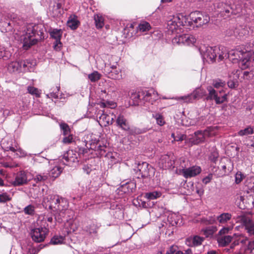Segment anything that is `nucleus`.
Masks as SVG:
<instances>
[{
  "label": "nucleus",
  "instance_id": "8",
  "mask_svg": "<svg viewBox=\"0 0 254 254\" xmlns=\"http://www.w3.org/2000/svg\"><path fill=\"white\" fill-rule=\"evenodd\" d=\"M32 179L30 172L27 171H20L16 174L11 184L14 187L23 186L27 184Z\"/></svg>",
  "mask_w": 254,
  "mask_h": 254
},
{
  "label": "nucleus",
  "instance_id": "31",
  "mask_svg": "<svg viewBox=\"0 0 254 254\" xmlns=\"http://www.w3.org/2000/svg\"><path fill=\"white\" fill-rule=\"evenodd\" d=\"M8 69L10 72L20 71V63L19 61L10 63L8 65Z\"/></svg>",
  "mask_w": 254,
  "mask_h": 254
},
{
  "label": "nucleus",
  "instance_id": "16",
  "mask_svg": "<svg viewBox=\"0 0 254 254\" xmlns=\"http://www.w3.org/2000/svg\"><path fill=\"white\" fill-rule=\"evenodd\" d=\"M63 31L61 29H54L50 32V36L55 40L54 48L57 50H61L62 46V43L61 42Z\"/></svg>",
  "mask_w": 254,
  "mask_h": 254
},
{
  "label": "nucleus",
  "instance_id": "37",
  "mask_svg": "<svg viewBox=\"0 0 254 254\" xmlns=\"http://www.w3.org/2000/svg\"><path fill=\"white\" fill-rule=\"evenodd\" d=\"M205 94V91L201 88H197L192 93L194 100L199 99L203 97Z\"/></svg>",
  "mask_w": 254,
  "mask_h": 254
},
{
  "label": "nucleus",
  "instance_id": "53",
  "mask_svg": "<svg viewBox=\"0 0 254 254\" xmlns=\"http://www.w3.org/2000/svg\"><path fill=\"white\" fill-rule=\"evenodd\" d=\"M67 136H65L63 138V142L65 144H69L72 142L73 140L72 135L71 134L67 135Z\"/></svg>",
  "mask_w": 254,
  "mask_h": 254
},
{
  "label": "nucleus",
  "instance_id": "21",
  "mask_svg": "<svg viewBox=\"0 0 254 254\" xmlns=\"http://www.w3.org/2000/svg\"><path fill=\"white\" fill-rule=\"evenodd\" d=\"M145 96L144 103L145 102H148L152 104L158 99L157 92L153 89L145 91Z\"/></svg>",
  "mask_w": 254,
  "mask_h": 254
},
{
  "label": "nucleus",
  "instance_id": "3",
  "mask_svg": "<svg viewBox=\"0 0 254 254\" xmlns=\"http://www.w3.org/2000/svg\"><path fill=\"white\" fill-rule=\"evenodd\" d=\"M224 251L235 254H254V241L249 242L247 238L240 236L229 249L226 248Z\"/></svg>",
  "mask_w": 254,
  "mask_h": 254
},
{
  "label": "nucleus",
  "instance_id": "20",
  "mask_svg": "<svg viewBox=\"0 0 254 254\" xmlns=\"http://www.w3.org/2000/svg\"><path fill=\"white\" fill-rule=\"evenodd\" d=\"M228 34L229 36L234 35L236 37L241 38L248 34V31L246 28L240 26L236 28L234 30L230 29Z\"/></svg>",
  "mask_w": 254,
  "mask_h": 254
},
{
  "label": "nucleus",
  "instance_id": "41",
  "mask_svg": "<svg viewBox=\"0 0 254 254\" xmlns=\"http://www.w3.org/2000/svg\"><path fill=\"white\" fill-rule=\"evenodd\" d=\"M101 74L96 71H95L88 75V78L91 82H96L99 80Z\"/></svg>",
  "mask_w": 254,
  "mask_h": 254
},
{
  "label": "nucleus",
  "instance_id": "5",
  "mask_svg": "<svg viewBox=\"0 0 254 254\" xmlns=\"http://www.w3.org/2000/svg\"><path fill=\"white\" fill-rule=\"evenodd\" d=\"M251 49H249L248 46H246L244 50H242L239 47L236 49H233L228 51L226 49V54H224V60L229 58L230 60L233 63L239 62V64L241 65L242 68H245L249 66V62L250 58H247L246 55H249Z\"/></svg>",
  "mask_w": 254,
  "mask_h": 254
},
{
  "label": "nucleus",
  "instance_id": "14",
  "mask_svg": "<svg viewBox=\"0 0 254 254\" xmlns=\"http://www.w3.org/2000/svg\"><path fill=\"white\" fill-rule=\"evenodd\" d=\"M201 169L199 166H193L192 167L180 170V174L183 175L185 178H191L199 174Z\"/></svg>",
  "mask_w": 254,
  "mask_h": 254
},
{
  "label": "nucleus",
  "instance_id": "61",
  "mask_svg": "<svg viewBox=\"0 0 254 254\" xmlns=\"http://www.w3.org/2000/svg\"><path fill=\"white\" fill-rule=\"evenodd\" d=\"M97 146L95 147V150H99L100 151V153H102V151H104L105 152V150H104V148L105 147L104 146H101L100 144H97Z\"/></svg>",
  "mask_w": 254,
  "mask_h": 254
},
{
  "label": "nucleus",
  "instance_id": "1",
  "mask_svg": "<svg viewBox=\"0 0 254 254\" xmlns=\"http://www.w3.org/2000/svg\"><path fill=\"white\" fill-rule=\"evenodd\" d=\"M43 202L48 203L47 205L53 212H55V219L59 222L62 220V218L65 216L66 212L69 210L67 200L56 194H50L44 197Z\"/></svg>",
  "mask_w": 254,
  "mask_h": 254
},
{
  "label": "nucleus",
  "instance_id": "2",
  "mask_svg": "<svg viewBox=\"0 0 254 254\" xmlns=\"http://www.w3.org/2000/svg\"><path fill=\"white\" fill-rule=\"evenodd\" d=\"M38 28V25L29 24L23 31L20 36V41L23 43L24 50H27L32 46L35 45L39 40L38 37L40 39L42 38V32L40 31V34H39Z\"/></svg>",
  "mask_w": 254,
  "mask_h": 254
},
{
  "label": "nucleus",
  "instance_id": "6",
  "mask_svg": "<svg viewBox=\"0 0 254 254\" xmlns=\"http://www.w3.org/2000/svg\"><path fill=\"white\" fill-rule=\"evenodd\" d=\"M187 24V18L183 15L173 16L167 22V29L169 32L174 34H179L182 32V26Z\"/></svg>",
  "mask_w": 254,
  "mask_h": 254
},
{
  "label": "nucleus",
  "instance_id": "55",
  "mask_svg": "<svg viewBox=\"0 0 254 254\" xmlns=\"http://www.w3.org/2000/svg\"><path fill=\"white\" fill-rule=\"evenodd\" d=\"M20 63V69L22 70H26V67H28V62L25 61H19Z\"/></svg>",
  "mask_w": 254,
  "mask_h": 254
},
{
  "label": "nucleus",
  "instance_id": "58",
  "mask_svg": "<svg viewBox=\"0 0 254 254\" xmlns=\"http://www.w3.org/2000/svg\"><path fill=\"white\" fill-rule=\"evenodd\" d=\"M6 54V52L4 47L0 46V59L3 58L5 57Z\"/></svg>",
  "mask_w": 254,
  "mask_h": 254
},
{
  "label": "nucleus",
  "instance_id": "46",
  "mask_svg": "<svg viewBox=\"0 0 254 254\" xmlns=\"http://www.w3.org/2000/svg\"><path fill=\"white\" fill-rule=\"evenodd\" d=\"M23 211L25 214L33 215L35 214V207L32 205H29L24 208Z\"/></svg>",
  "mask_w": 254,
  "mask_h": 254
},
{
  "label": "nucleus",
  "instance_id": "17",
  "mask_svg": "<svg viewBox=\"0 0 254 254\" xmlns=\"http://www.w3.org/2000/svg\"><path fill=\"white\" fill-rule=\"evenodd\" d=\"M138 170L139 175L143 178H147L150 176L151 173H154L153 168L146 162H143L139 165Z\"/></svg>",
  "mask_w": 254,
  "mask_h": 254
},
{
  "label": "nucleus",
  "instance_id": "19",
  "mask_svg": "<svg viewBox=\"0 0 254 254\" xmlns=\"http://www.w3.org/2000/svg\"><path fill=\"white\" fill-rule=\"evenodd\" d=\"M102 113L99 117L98 122L101 126L107 127L112 125L114 122V118L111 117L109 115L106 114L103 111H101Z\"/></svg>",
  "mask_w": 254,
  "mask_h": 254
},
{
  "label": "nucleus",
  "instance_id": "34",
  "mask_svg": "<svg viewBox=\"0 0 254 254\" xmlns=\"http://www.w3.org/2000/svg\"><path fill=\"white\" fill-rule=\"evenodd\" d=\"M152 117L155 119L156 123L160 126H162L165 124L163 116L159 113L152 114Z\"/></svg>",
  "mask_w": 254,
  "mask_h": 254
},
{
  "label": "nucleus",
  "instance_id": "9",
  "mask_svg": "<svg viewBox=\"0 0 254 254\" xmlns=\"http://www.w3.org/2000/svg\"><path fill=\"white\" fill-rule=\"evenodd\" d=\"M207 90L208 92L207 100H214L217 104L223 103L226 100L227 95L221 94L223 90L217 91L212 86H208Z\"/></svg>",
  "mask_w": 254,
  "mask_h": 254
},
{
  "label": "nucleus",
  "instance_id": "18",
  "mask_svg": "<svg viewBox=\"0 0 254 254\" xmlns=\"http://www.w3.org/2000/svg\"><path fill=\"white\" fill-rule=\"evenodd\" d=\"M79 154L73 150H69L63 155V158L67 163H75L78 162Z\"/></svg>",
  "mask_w": 254,
  "mask_h": 254
},
{
  "label": "nucleus",
  "instance_id": "33",
  "mask_svg": "<svg viewBox=\"0 0 254 254\" xmlns=\"http://www.w3.org/2000/svg\"><path fill=\"white\" fill-rule=\"evenodd\" d=\"M246 229L250 235H254V224L251 220L246 219L244 221Z\"/></svg>",
  "mask_w": 254,
  "mask_h": 254
},
{
  "label": "nucleus",
  "instance_id": "10",
  "mask_svg": "<svg viewBox=\"0 0 254 254\" xmlns=\"http://www.w3.org/2000/svg\"><path fill=\"white\" fill-rule=\"evenodd\" d=\"M190 18L197 27L206 24L210 20V17L208 14L198 11L191 12Z\"/></svg>",
  "mask_w": 254,
  "mask_h": 254
},
{
  "label": "nucleus",
  "instance_id": "44",
  "mask_svg": "<svg viewBox=\"0 0 254 254\" xmlns=\"http://www.w3.org/2000/svg\"><path fill=\"white\" fill-rule=\"evenodd\" d=\"M48 178V176L45 174H38L34 178V180L36 183L43 182L47 180Z\"/></svg>",
  "mask_w": 254,
  "mask_h": 254
},
{
  "label": "nucleus",
  "instance_id": "40",
  "mask_svg": "<svg viewBox=\"0 0 254 254\" xmlns=\"http://www.w3.org/2000/svg\"><path fill=\"white\" fill-rule=\"evenodd\" d=\"M128 131H129V133L131 135H137L145 133L146 130L145 128L134 127L131 129L129 128V130Z\"/></svg>",
  "mask_w": 254,
  "mask_h": 254
},
{
  "label": "nucleus",
  "instance_id": "32",
  "mask_svg": "<svg viewBox=\"0 0 254 254\" xmlns=\"http://www.w3.org/2000/svg\"><path fill=\"white\" fill-rule=\"evenodd\" d=\"M78 21L77 20L75 16H70L69 19L67 22V26L70 27L72 30L76 29L78 25Z\"/></svg>",
  "mask_w": 254,
  "mask_h": 254
},
{
  "label": "nucleus",
  "instance_id": "27",
  "mask_svg": "<svg viewBox=\"0 0 254 254\" xmlns=\"http://www.w3.org/2000/svg\"><path fill=\"white\" fill-rule=\"evenodd\" d=\"M6 150L7 151H11L14 153H15V155L17 157H25L26 155V153L23 151L21 148L18 147L17 146L13 147V146H9L6 148Z\"/></svg>",
  "mask_w": 254,
  "mask_h": 254
},
{
  "label": "nucleus",
  "instance_id": "49",
  "mask_svg": "<svg viewBox=\"0 0 254 254\" xmlns=\"http://www.w3.org/2000/svg\"><path fill=\"white\" fill-rule=\"evenodd\" d=\"M233 225L234 223H232L231 225H230V226L223 228L219 231V234H220V236H222L228 233L229 231L232 229Z\"/></svg>",
  "mask_w": 254,
  "mask_h": 254
},
{
  "label": "nucleus",
  "instance_id": "51",
  "mask_svg": "<svg viewBox=\"0 0 254 254\" xmlns=\"http://www.w3.org/2000/svg\"><path fill=\"white\" fill-rule=\"evenodd\" d=\"M61 128L63 130L64 135H66L69 134L70 129L68 126L65 123H61L60 124Z\"/></svg>",
  "mask_w": 254,
  "mask_h": 254
},
{
  "label": "nucleus",
  "instance_id": "62",
  "mask_svg": "<svg viewBox=\"0 0 254 254\" xmlns=\"http://www.w3.org/2000/svg\"><path fill=\"white\" fill-rule=\"evenodd\" d=\"M172 136L174 137V140L176 141H182L184 140L185 136L184 135H181L180 137H175V135L174 133L172 134Z\"/></svg>",
  "mask_w": 254,
  "mask_h": 254
},
{
  "label": "nucleus",
  "instance_id": "52",
  "mask_svg": "<svg viewBox=\"0 0 254 254\" xmlns=\"http://www.w3.org/2000/svg\"><path fill=\"white\" fill-rule=\"evenodd\" d=\"M225 85V82L221 80H217L213 81V85L216 88L224 87Z\"/></svg>",
  "mask_w": 254,
  "mask_h": 254
},
{
  "label": "nucleus",
  "instance_id": "11",
  "mask_svg": "<svg viewBox=\"0 0 254 254\" xmlns=\"http://www.w3.org/2000/svg\"><path fill=\"white\" fill-rule=\"evenodd\" d=\"M214 9L220 16L224 18L229 17L232 13L230 5L223 2H218L215 3Z\"/></svg>",
  "mask_w": 254,
  "mask_h": 254
},
{
  "label": "nucleus",
  "instance_id": "39",
  "mask_svg": "<svg viewBox=\"0 0 254 254\" xmlns=\"http://www.w3.org/2000/svg\"><path fill=\"white\" fill-rule=\"evenodd\" d=\"M239 71L238 70H234L232 73H234V76L233 77V80L230 79L227 82L228 86L229 87L231 88H234L235 87V80H237V78L239 77V73H238V72Z\"/></svg>",
  "mask_w": 254,
  "mask_h": 254
},
{
  "label": "nucleus",
  "instance_id": "57",
  "mask_svg": "<svg viewBox=\"0 0 254 254\" xmlns=\"http://www.w3.org/2000/svg\"><path fill=\"white\" fill-rule=\"evenodd\" d=\"M218 156L217 153L214 152L210 154L209 157V159L213 162H215L218 158Z\"/></svg>",
  "mask_w": 254,
  "mask_h": 254
},
{
  "label": "nucleus",
  "instance_id": "7",
  "mask_svg": "<svg viewBox=\"0 0 254 254\" xmlns=\"http://www.w3.org/2000/svg\"><path fill=\"white\" fill-rule=\"evenodd\" d=\"M215 127H209L204 130H197L194 132L190 138L191 142L194 144H198L204 142L206 139L210 137L215 134Z\"/></svg>",
  "mask_w": 254,
  "mask_h": 254
},
{
  "label": "nucleus",
  "instance_id": "4",
  "mask_svg": "<svg viewBox=\"0 0 254 254\" xmlns=\"http://www.w3.org/2000/svg\"><path fill=\"white\" fill-rule=\"evenodd\" d=\"M199 51L203 59L214 62L218 57V62L224 60V54H226V48L223 46L209 47L205 45L201 46Z\"/></svg>",
  "mask_w": 254,
  "mask_h": 254
},
{
  "label": "nucleus",
  "instance_id": "36",
  "mask_svg": "<svg viewBox=\"0 0 254 254\" xmlns=\"http://www.w3.org/2000/svg\"><path fill=\"white\" fill-rule=\"evenodd\" d=\"M150 28L151 26L149 23L143 21L138 25L137 30L143 32L149 31Z\"/></svg>",
  "mask_w": 254,
  "mask_h": 254
},
{
  "label": "nucleus",
  "instance_id": "56",
  "mask_svg": "<svg viewBox=\"0 0 254 254\" xmlns=\"http://www.w3.org/2000/svg\"><path fill=\"white\" fill-rule=\"evenodd\" d=\"M253 76V73L247 71H245L243 72V78L245 79L250 80Z\"/></svg>",
  "mask_w": 254,
  "mask_h": 254
},
{
  "label": "nucleus",
  "instance_id": "48",
  "mask_svg": "<svg viewBox=\"0 0 254 254\" xmlns=\"http://www.w3.org/2000/svg\"><path fill=\"white\" fill-rule=\"evenodd\" d=\"M248 46L249 49H251V50L250 52H248L250 54L249 55H246V57L248 59L250 58V61L251 60H253V58L254 57V52H253V51L254 50V45L253 43H249L246 45V47Z\"/></svg>",
  "mask_w": 254,
  "mask_h": 254
},
{
  "label": "nucleus",
  "instance_id": "22",
  "mask_svg": "<svg viewBox=\"0 0 254 254\" xmlns=\"http://www.w3.org/2000/svg\"><path fill=\"white\" fill-rule=\"evenodd\" d=\"M240 236H237L236 234H234L233 237L229 235L220 236L217 239V241L219 246L224 247L229 244L233 238L235 237L236 238V240L234 241L235 242L239 239Z\"/></svg>",
  "mask_w": 254,
  "mask_h": 254
},
{
  "label": "nucleus",
  "instance_id": "24",
  "mask_svg": "<svg viewBox=\"0 0 254 254\" xmlns=\"http://www.w3.org/2000/svg\"><path fill=\"white\" fill-rule=\"evenodd\" d=\"M232 215L228 212L223 213L217 217V220L221 225H225L229 223L231 225L233 222H231Z\"/></svg>",
  "mask_w": 254,
  "mask_h": 254
},
{
  "label": "nucleus",
  "instance_id": "13",
  "mask_svg": "<svg viewBox=\"0 0 254 254\" xmlns=\"http://www.w3.org/2000/svg\"><path fill=\"white\" fill-rule=\"evenodd\" d=\"M48 232V229L45 227L38 228L33 229L31 235L33 241L39 243L44 240Z\"/></svg>",
  "mask_w": 254,
  "mask_h": 254
},
{
  "label": "nucleus",
  "instance_id": "42",
  "mask_svg": "<svg viewBox=\"0 0 254 254\" xmlns=\"http://www.w3.org/2000/svg\"><path fill=\"white\" fill-rule=\"evenodd\" d=\"M175 99L177 100H182L186 103L191 102L194 100L193 99L192 93L188 95L176 97Z\"/></svg>",
  "mask_w": 254,
  "mask_h": 254
},
{
  "label": "nucleus",
  "instance_id": "30",
  "mask_svg": "<svg viewBox=\"0 0 254 254\" xmlns=\"http://www.w3.org/2000/svg\"><path fill=\"white\" fill-rule=\"evenodd\" d=\"M62 171L63 169L61 167L55 166L50 171L48 177L55 179L60 176Z\"/></svg>",
  "mask_w": 254,
  "mask_h": 254
},
{
  "label": "nucleus",
  "instance_id": "35",
  "mask_svg": "<svg viewBox=\"0 0 254 254\" xmlns=\"http://www.w3.org/2000/svg\"><path fill=\"white\" fill-rule=\"evenodd\" d=\"M161 195L160 191H154L147 192L145 194V197L149 200H153L159 198Z\"/></svg>",
  "mask_w": 254,
  "mask_h": 254
},
{
  "label": "nucleus",
  "instance_id": "64",
  "mask_svg": "<svg viewBox=\"0 0 254 254\" xmlns=\"http://www.w3.org/2000/svg\"><path fill=\"white\" fill-rule=\"evenodd\" d=\"M210 179L209 177H206L203 179V182L205 184H207V183H209L210 182Z\"/></svg>",
  "mask_w": 254,
  "mask_h": 254
},
{
  "label": "nucleus",
  "instance_id": "45",
  "mask_svg": "<svg viewBox=\"0 0 254 254\" xmlns=\"http://www.w3.org/2000/svg\"><path fill=\"white\" fill-rule=\"evenodd\" d=\"M64 242V238L62 236H54L50 241V243L53 245L62 244Z\"/></svg>",
  "mask_w": 254,
  "mask_h": 254
},
{
  "label": "nucleus",
  "instance_id": "26",
  "mask_svg": "<svg viewBox=\"0 0 254 254\" xmlns=\"http://www.w3.org/2000/svg\"><path fill=\"white\" fill-rule=\"evenodd\" d=\"M160 162L162 164V167L165 169L171 168L174 164V161L172 160L168 155L163 156L160 160Z\"/></svg>",
  "mask_w": 254,
  "mask_h": 254
},
{
  "label": "nucleus",
  "instance_id": "15",
  "mask_svg": "<svg viewBox=\"0 0 254 254\" xmlns=\"http://www.w3.org/2000/svg\"><path fill=\"white\" fill-rule=\"evenodd\" d=\"M144 95L145 91H140L137 92L132 91L129 95L132 102L129 103V105L137 106L139 105L140 104H141L142 103H144Z\"/></svg>",
  "mask_w": 254,
  "mask_h": 254
},
{
  "label": "nucleus",
  "instance_id": "54",
  "mask_svg": "<svg viewBox=\"0 0 254 254\" xmlns=\"http://www.w3.org/2000/svg\"><path fill=\"white\" fill-rule=\"evenodd\" d=\"M10 198L9 196L5 193L0 194V202H5L6 201L9 200Z\"/></svg>",
  "mask_w": 254,
  "mask_h": 254
},
{
  "label": "nucleus",
  "instance_id": "28",
  "mask_svg": "<svg viewBox=\"0 0 254 254\" xmlns=\"http://www.w3.org/2000/svg\"><path fill=\"white\" fill-rule=\"evenodd\" d=\"M95 25L97 28H102L104 25V18L100 14H96L94 16Z\"/></svg>",
  "mask_w": 254,
  "mask_h": 254
},
{
  "label": "nucleus",
  "instance_id": "38",
  "mask_svg": "<svg viewBox=\"0 0 254 254\" xmlns=\"http://www.w3.org/2000/svg\"><path fill=\"white\" fill-rule=\"evenodd\" d=\"M254 132L253 128L249 126L244 129L240 130L238 132V134L239 136H244L248 135L249 134H252Z\"/></svg>",
  "mask_w": 254,
  "mask_h": 254
},
{
  "label": "nucleus",
  "instance_id": "43",
  "mask_svg": "<svg viewBox=\"0 0 254 254\" xmlns=\"http://www.w3.org/2000/svg\"><path fill=\"white\" fill-rule=\"evenodd\" d=\"M27 90L30 94L35 95L37 97H39L41 93L40 90L33 86L28 87Z\"/></svg>",
  "mask_w": 254,
  "mask_h": 254
},
{
  "label": "nucleus",
  "instance_id": "25",
  "mask_svg": "<svg viewBox=\"0 0 254 254\" xmlns=\"http://www.w3.org/2000/svg\"><path fill=\"white\" fill-rule=\"evenodd\" d=\"M100 225L96 222H92L85 228V231L87 232L90 235L97 234L98 230L100 227Z\"/></svg>",
  "mask_w": 254,
  "mask_h": 254
},
{
  "label": "nucleus",
  "instance_id": "59",
  "mask_svg": "<svg viewBox=\"0 0 254 254\" xmlns=\"http://www.w3.org/2000/svg\"><path fill=\"white\" fill-rule=\"evenodd\" d=\"M176 252V248L172 246L170 249L166 252V254H174Z\"/></svg>",
  "mask_w": 254,
  "mask_h": 254
},
{
  "label": "nucleus",
  "instance_id": "47",
  "mask_svg": "<svg viewBox=\"0 0 254 254\" xmlns=\"http://www.w3.org/2000/svg\"><path fill=\"white\" fill-rule=\"evenodd\" d=\"M204 239L202 237L195 236L192 238V246H197L201 244Z\"/></svg>",
  "mask_w": 254,
  "mask_h": 254
},
{
  "label": "nucleus",
  "instance_id": "12",
  "mask_svg": "<svg viewBox=\"0 0 254 254\" xmlns=\"http://www.w3.org/2000/svg\"><path fill=\"white\" fill-rule=\"evenodd\" d=\"M195 38L191 35L183 34L176 35L173 40L174 44H183L186 45H193L196 42Z\"/></svg>",
  "mask_w": 254,
  "mask_h": 254
},
{
  "label": "nucleus",
  "instance_id": "63",
  "mask_svg": "<svg viewBox=\"0 0 254 254\" xmlns=\"http://www.w3.org/2000/svg\"><path fill=\"white\" fill-rule=\"evenodd\" d=\"M184 254H192V251L191 249H188V250H186L184 253H183Z\"/></svg>",
  "mask_w": 254,
  "mask_h": 254
},
{
  "label": "nucleus",
  "instance_id": "29",
  "mask_svg": "<svg viewBox=\"0 0 254 254\" xmlns=\"http://www.w3.org/2000/svg\"><path fill=\"white\" fill-rule=\"evenodd\" d=\"M108 77L115 80H120L122 79L121 70L120 69H116L113 70H110V71L108 72Z\"/></svg>",
  "mask_w": 254,
  "mask_h": 254
},
{
  "label": "nucleus",
  "instance_id": "23",
  "mask_svg": "<svg viewBox=\"0 0 254 254\" xmlns=\"http://www.w3.org/2000/svg\"><path fill=\"white\" fill-rule=\"evenodd\" d=\"M116 123L117 126L122 129L128 131L129 130V125L127 120L123 115H119L117 119Z\"/></svg>",
  "mask_w": 254,
  "mask_h": 254
},
{
  "label": "nucleus",
  "instance_id": "60",
  "mask_svg": "<svg viewBox=\"0 0 254 254\" xmlns=\"http://www.w3.org/2000/svg\"><path fill=\"white\" fill-rule=\"evenodd\" d=\"M48 98H57L58 97V94L56 92H51L50 94L47 95Z\"/></svg>",
  "mask_w": 254,
  "mask_h": 254
},
{
  "label": "nucleus",
  "instance_id": "50",
  "mask_svg": "<svg viewBox=\"0 0 254 254\" xmlns=\"http://www.w3.org/2000/svg\"><path fill=\"white\" fill-rule=\"evenodd\" d=\"M245 176L241 172H238L235 175V183L237 184L240 183L244 179Z\"/></svg>",
  "mask_w": 254,
  "mask_h": 254
}]
</instances>
